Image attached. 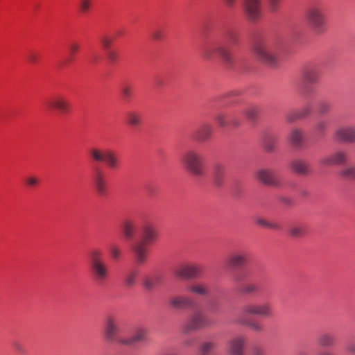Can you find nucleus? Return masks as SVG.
Instances as JSON below:
<instances>
[{
	"mask_svg": "<svg viewBox=\"0 0 355 355\" xmlns=\"http://www.w3.org/2000/svg\"><path fill=\"white\" fill-rule=\"evenodd\" d=\"M281 49L279 43L265 37L256 38L252 44V50L257 59L270 66L276 64L277 55Z\"/></svg>",
	"mask_w": 355,
	"mask_h": 355,
	"instance_id": "nucleus-1",
	"label": "nucleus"
},
{
	"mask_svg": "<svg viewBox=\"0 0 355 355\" xmlns=\"http://www.w3.org/2000/svg\"><path fill=\"white\" fill-rule=\"evenodd\" d=\"M158 234L155 228L150 225H145L142 228V239L132 245V250L135 254V261L139 265L147 262L148 256V245L156 241Z\"/></svg>",
	"mask_w": 355,
	"mask_h": 355,
	"instance_id": "nucleus-2",
	"label": "nucleus"
},
{
	"mask_svg": "<svg viewBox=\"0 0 355 355\" xmlns=\"http://www.w3.org/2000/svg\"><path fill=\"white\" fill-rule=\"evenodd\" d=\"M181 161L185 168L193 176L203 177L205 175L204 157L200 151L189 149L182 155Z\"/></svg>",
	"mask_w": 355,
	"mask_h": 355,
	"instance_id": "nucleus-3",
	"label": "nucleus"
},
{
	"mask_svg": "<svg viewBox=\"0 0 355 355\" xmlns=\"http://www.w3.org/2000/svg\"><path fill=\"white\" fill-rule=\"evenodd\" d=\"M89 156L95 162H105L112 171H117L121 166L119 155L112 150H103L99 148H92L89 151Z\"/></svg>",
	"mask_w": 355,
	"mask_h": 355,
	"instance_id": "nucleus-4",
	"label": "nucleus"
},
{
	"mask_svg": "<svg viewBox=\"0 0 355 355\" xmlns=\"http://www.w3.org/2000/svg\"><path fill=\"white\" fill-rule=\"evenodd\" d=\"M306 17L314 33L322 34L327 31V21L322 6H313L310 7L306 12Z\"/></svg>",
	"mask_w": 355,
	"mask_h": 355,
	"instance_id": "nucleus-5",
	"label": "nucleus"
},
{
	"mask_svg": "<svg viewBox=\"0 0 355 355\" xmlns=\"http://www.w3.org/2000/svg\"><path fill=\"white\" fill-rule=\"evenodd\" d=\"M202 57L206 60H213L220 57L225 62L231 63L233 60V55L231 50L220 44L211 43L205 46L201 52Z\"/></svg>",
	"mask_w": 355,
	"mask_h": 355,
	"instance_id": "nucleus-6",
	"label": "nucleus"
},
{
	"mask_svg": "<svg viewBox=\"0 0 355 355\" xmlns=\"http://www.w3.org/2000/svg\"><path fill=\"white\" fill-rule=\"evenodd\" d=\"M209 324L208 320L204 313L200 311L190 315L182 326V331L184 334L197 331Z\"/></svg>",
	"mask_w": 355,
	"mask_h": 355,
	"instance_id": "nucleus-7",
	"label": "nucleus"
},
{
	"mask_svg": "<svg viewBox=\"0 0 355 355\" xmlns=\"http://www.w3.org/2000/svg\"><path fill=\"white\" fill-rule=\"evenodd\" d=\"M120 327L118 320L113 315H109L105 321L103 336L106 342L109 343H117L120 344V340L125 338H119Z\"/></svg>",
	"mask_w": 355,
	"mask_h": 355,
	"instance_id": "nucleus-8",
	"label": "nucleus"
},
{
	"mask_svg": "<svg viewBox=\"0 0 355 355\" xmlns=\"http://www.w3.org/2000/svg\"><path fill=\"white\" fill-rule=\"evenodd\" d=\"M242 311L245 315H259L266 318L273 316L272 306L268 302L245 304L242 308Z\"/></svg>",
	"mask_w": 355,
	"mask_h": 355,
	"instance_id": "nucleus-9",
	"label": "nucleus"
},
{
	"mask_svg": "<svg viewBox=\"0 0 355 355\" xmlns=\"http://www.w3.org/2000/svg\"><path fill=\"white\" fill-rule=\"evenodd\" d=\"M247 338L243 335H236L232 337L227 344L228 355H245Z\"/></svg>",
	"mask_w": 355,
	"mask_h": 355,
	"instance_id": "nucleus-10",
	"label": "nucleus"
},
{
	"mask_svg": "<svg viewBox=\"0 0 355 355\" xmlns=\"http://www.w3.org/2000/svg\"><path fill=\"white\" fill-rule=\"evenodd\" d=\"M243 10L250 21H259L262 16L261 0H245Z\"/></svg>",
	"mask_w": 355,
	"mask_h": 355,
	"instance_id": "nucleus-11",
	"label": "nucleus"
},
{
	"mask_svg": "<svg viewBox=\"0 0 355 355\" xmlns=\"http://www.w3.org/2000/svg\"><path fill=\"white\" fill-rule=\"evenodd\" d=\"M200 267L196 264H182L174 269V275L180 279H193L201 275Z\"/></svg>",
	"mask_w": 355,
	"mask_h": 355,
	"instance_id": "nucleus-12",
	"label": "nucleus"
},
{
	"mask_svg": "<svg viewBox=\"0 0 355 355\" xmlns=\"http://www.w3.org/2000/svg\"><path fill=\"white\" fill-rule=\"evenodd\" d=\"M256 178L261 183L272 187H277L279 185V180L276 173L267 168H261L257 171Z\"/></svg>",
	"mask_w": 355,
	"mask_h": 355,
	"instance_id": "nucleus-13",
	"label": "nucleus"
},
{
	"mask_svg": "<svg viewBox=\"0 0 355 355\" xmlns=\"http://www.w3.org/2000/svg\"><path fill=\"white\" fill-rule=\"evenodd\" d=\"M336 141L343 143H355V126L343 125L337 128L334 132Z\"/></svg>",
	"mask_w": 355,
	"mask_h": 355,
	"instance_id": "nucleus-14",
	"label": "nucleus"
},
{
	"mask_svg": "<svg viewBox=\"0 0 355 355\" xmlns=\"http://www.w3.org/2000/svg\"><path fill=\"white\" fill-rule=\"evenodd\" d=\"M168 304L174 309L182 310L193 306L194 302L187 295H175L169 298Z\"/></svg>",
	"mask_w": 355,
	"mask_h": 355,
	"instance_id": "nucleus-15",
	"label": "nucleus"
},
{
	"mask_svg": "<svg viewBox=\"0 0 355 355\" xmlns=\"http://www.w3.org/2000/svg\"><path fill=\"white\" fill-rule=\"evenodd\" d=\"M49 108L59 111L60 113H68L71 110L69 100L62 95L53 97L48 103Z\"/></svg>",
	"mask_w": 355,
	"mask_h": 355,
	"instance_id": "nucleus-16",
	"label": "nucleus"
},
{
	"mask_svg": "<svg viewBox=\"0 0 355 355\" xmlns=\"http://www.w3.org/2000/svg\"><path fill=\"white\" fill-rule=\"evenodd\" d=\"M347 152L338 150L330 155L322 157L320 160V163L323 166L343 164L347 162Z\"/></svg>",
	"mask_w": 355,
	"mask_h": 355,
	"instance_id": "nucleus-17",
	"label": "nucleus"
},
{
	"mask_svg": "<svg viewBox=\"0 0 355 355\" xmlns=\"http://www.w3.org/2000/svg\"><path fill=\"white\" fill-rule=\"evenodd\" d=\"M93 180L97 193L100 196H105L107 193L108 186L105 175L101 169H97L95 171Z\"/></svg>",
	"mask_w": 355,
	"mask_h": 355,
	"instance_id": "nucleus-18",
	"label": "nucleus"
},
{
	"mask_svg": "<svg viewBox=\"0 0 355 355\" xmlns=\"http://www.w3.org/2000/svg\"><path fill=\"white\" fill-rule=\"evenodd\" d=\"M148 329L144 327H138L135 329L134 334L130 338H125L120 340V344L123 345H132L137 343L144 342L147 340Z\"/></svg>",
	"mask_w": 355,
	"mask_h": 355,
	"instance_id": "nucleus-19",
	"label": "nucleus"
},
{
	"mask_svg": "<svg viewBox=\"0 0 355 355\" xmlns=\"http://www.w3.org/2000/svg\"><path fill=\"white\" fill-rule=\"evenodd\" d=\"M92 274L96 282L103 283L109 277V268L105 262L91 265Z\"/></svg>",
	"mask_w": 355,
	"mask_h": 355,
	"instance_id": "nucleus-20",
	"label": "nucleus"
},
{
	"mask_svg": "<svg viewBox=\"0 0 355 355\" xmlns=\"http://www.w3.org/2000/svg\"><path fill=\"white\" fill-rule=\"evenodd\" d=\"M187 291L191 294L200 297H207L210 294L209 285L202 282H196L190 284L187 286Z\"/></svg>",
	"mask_w": 355,
	"mask_h": 355,
	"instance_id": "nucleus-21",
	"label": "nucleus"
},
{
	"mask_svg": "<svg viewBox=\"0 0 355 355\" xmlns=\"http://www.w3.org/2000/svg\"><path fill=\"white\" fill-rule=\"evenodd\" d=\"M212 132L213 128L211 125L204 124L195 131L193 138L198 141L203 142L211 137Z\"/></svg>",
	"mask_w": 355,
	"mask_h": 355,
	"instance_id": "nucleus-22",
	"label": "nucleus"
},
{
	"mask_svg": "<svg viewBox=\"0 0 355 355\" xmlns=\"http://www.w3.org/2000/svg\"><path fill=\"white\" fill-rule=\"evenodd\" d=\"M291 168L297 174L306 175L310 173L309 164L303 159H294L291 162Z\"/></svg>",
	"mask_w": 355,
	"mask_h": 355,
	"instance_id": "nucleus-23",
	"label": "nucleus"
},
{
	"mask_svg": "<svg viewBox=\"0 0 355 355\" xmlns=\"http://www.w3.org/2000/svg\"><path fill=\"white\" fill-rule=\"evenodd\" d=\"M247 262L246 254L238 252L232 254L228 260L229 266L232 268H239L243 266Z\"/></svg>",
	"mask_w": 355,
	"mask_h": 355,
	"instance_id": "nucleus-24",
	"label": "nucleus"
},
{
	"mask_svg": "<svg viewBox=\"0 0 355 355\" xmlns=\"http://www.w3.org/2000/svg\"><path fill=\"white\" fill-rule=\"evenodd\" d=\"M226 173V167L222 164H216L214 167V182L216 186H221L223 183Z\"/></svg>",
	"mask_w": 355,
	"mask_h": 355,
	"instance_id": "nucleus-25",
	"label": "nucleus"
},
{
	"mask_svg": "<svg viewBox=\"0 0 355 355\" xmlns=\"http://www.w3.org/2000/svg\"><path fill=\"white\" fill-rule=\"evenodd\" d=\"M126 121L130 126L137 128L142 122L141 114L137 111H128L126 113Z\"/></svg>",
	"mask_w": 355,
	"mask_h": 355,
	"instance_id": "nucleus-26",
	"label": "nucleus"
},
{
	"mask_svg": "<svg viewBox=\"0 0 355 355\" xmlns=\"http://www.w3.org/2000/svg\"><path fill=\"white\" fill-rule=\"evenodd\" d=\"M123 233L127 239H132L137 230L136 223L132 220H125L122 225Z\"/></svg>",
	"mask_w": 355,
	"mask_h": 355,
	"instance_id": "nucleus-27",
	"label": "nucleus"
},
{
	"mask_svg": "<svg viewBox=\"0 0 355 355\" xmlns=\"http://www.w3.org/2000/svg\"><path fill=\"white\" fill-rule=\"evenodd\" d=\"M303 78L307 83L315 84L319 80V72L313 68L306 69L303 72Z\"/></svg>",
	"mask_w": 355,
	"mask_h": 355,
	"instance_id": "nucleus-28",
	"label": "nucleus"
},
{
	"mask_svg": "<svg viewBox=\"0 0 355 355\" xmlns=\"http://www.w3.org/2000/svg\"><path fill=\"white\" fill-rule=\"evenodd\" d=\"M318 343L322 347H331L335 345L336 338L329 333H324L318 338Z\"/></svg>",
	"mask_w": 355,
	"mask_h": 355,
	"instance_id": "nucleus-29",
	"label": "nucleus"
},
{
	"mask_svg": "<svg viewBox=\"0 0 355 355\" xmlns=\"http://www.w3.org/2000/svg\"><path fill=\"white\" fill-rule=\"evenodd\" d=\"M289 140L293 146L296 147L301 146L304 141L302 131L297 128L293 129L289 135Z\"/></svg>",
	"mask_w": 355,
	"mask_h": 355,
	"instance_id": "nucleus-30",
	"label": "nucleus"
},
{
	"mask_svg": "<svg viewBox=\"0 0 355 355\" xmlns=\"http://www.w3.org/2000/svg\"><path fill=\"white\" fill-rule=\"evenodd\" d=\"M216 347L217 343L215 340L205 341L199 347V355H210Z\"/></svg>",
	"mask_w": 355,
	"mask_h": 355,
	"instance_id": "nucleus-31",
	"label": "nucleus"
},
{
	"mask_svg": "<svg viewBox=\"0 0 355 355\" xmlns=\"http://www.w3.org/2000/svg\"><path fill=\"white\" fill-rule=\"evenodd\" d=\"M307 233L306 226L304 224H297L291 226L289 229L291 236L300 238L304 236Z\"/></svg>",
	"mask_w": 355,
	"mask_h": 355,
	"instance_id": "nucleus-32",
	"label": "nucleus"
},
{
	"mask_svg": "<svg viewBox=\"0 0 355 355\" xmlns=\"http://www.w3.org/2000/svg\"><path fill=\"white\" fill-rule=\"evenodd\" d=\"M277 139L272 136L267 135L263 139V146L267 152H272L275 148Z\"/></svg>",
	"mask_w": 355,
	"mask_h": 355,
	"instance_id": "nucleus-33",
	"label": "nucleus"
},
{
	"mask_svg": "<svg viewBox=\"0 0 355 355\" xmlns=\"http://www.w3.org/2000/svg\"><path fill=\"white\" fill-rule=\"evenodd\" d=\"M259 107L255 105H250L243 110V114L250 121H255L257 119Z\"/></svg>",
	"mask_w": 355,
	"mask_h": 355,
	"instance_id": "nucleus-34",
	"label": "nucleus"
},
{
	"mask_svg": "<svg viewBox=\"0 0 355 355\" xmlns=\"http://www.w3.org/2000/svg\"><path fill=\"white\" fill-rule=\"evenodd\" d=\"M226 37L230 44L234 46L239 44V33L233 30H230L226 33Z\"/></svg>",
	"mask_w": 355,
	"mask_h": 355,
	"instance_id": "nucleus-35",
	"label": "nucleus"
},
{
	"mask_svg": "<svg viewBox=\"0 0 355 355\" xmlns=\"http://www.w3.org/2000/svg\"><path fill=\"white\" fill-rule=\"evenodd\" d=\"M110 256L112 259L117 261L122 256V250L120 247L117 245H112L109 248Z\"/></svg>",
	"mask_w": 355,
	"mask_h": 355,
	"instance_id": "nucleus-36",
	"label": "nucleus"
},
{
	"mask_svg": "<svg viewBox=\"0 0 355 355\" xmlns=\"http://www.w3.org/2000/svg\"><path fill=\"white\" fill-rule=\"evenodd\" d=\"M241 291L245 295H250L258 292L259 287L254 283H248L242 287Z\"/></svg>",
	"mask_w": 355,
	"mask_h": 355,
	"instance_id": "nucleus-37",
	"label": "nucleus"
},
{
	"mask_svg": "<svg viewBox=\"0 0 355 355\" xmlns=\"http://www.w3.org/2000/svg\"><path fill=\"white\" fill-rule=\"evenodd\" d=\"M103 260V253L98 250H93L91 252V265L104 263Z\"/></svg>",
	"mask_w": 355,
	"mask_h": 355,
	"instance_id": "nucleus-38",
	"label": "nucleus"
},
{
	"mask_svg": "<svg viewBox=\"0 0 355 355\" xmlns=\"http://www.w3.org/2000/svg\"><path fill=\"white\" fill-rule=\"evenodd\" d=\"M256 223L261 226L273 230H279L280 227L277 223H271L263 218H258L256 220Z\"/></svg>",
	"mask_w": 355,
	"mask_h": 355,
	"instance_id": "nucleus-39",
	"label": "nucleus"
},
{
	"mask_svg": "<svg viewBox=\"0 0 355 355\" xmlns=\"http://www.w3.org/2000/svg\"><path fill=\"white\" fill-rule=\"evenodd\" d=\"M331 103L327 101H321L318 104V111L320 114H326L331 110Z\"/></svg>",
	"mask_w": 355,
	"mask_h": 355,
	"instance_id": "nucleus-40",
	"label": "nucleus"
},
{
	"mask_svg": "<svg viewBox=\"0 0 355 355\" xmlns=\"http://www.w3.org/2000/svg\"><path fill=\"white\" fill-rule=\"evenodd\" d=\"M122 96L124 100L128 101L132 96L133 90L130 85L128 84L123 85L121 88Z\"/></svg>",
	"mask_w": 355,
	"mask_h": 355,
	"instance_id": "nucleus-41",
	"label": "nucleus"
},
{
	"mask_svg": "<svg viewBox=\"0 0 355 355\" xmlns=\"http://www.w3.org/2000/svg\"><path fill=\"white\" fill-rule=\"evenodd\" d=\"M340 175L345 178L355 179V166H347L340 171Z\"/></svg>",
	"mask_w": 355,
	"mask_h": 355,
	"instance_id": "nucleus-42",
	"label": "nucleus"
},
{
	"mask_svg": "<svg viewBox=\"0 0 355 355\" xmlns=\"http://www.w3.org/2000/svg\"><path fill=\"white\" fill-rule=\"evenodd\" d=\"M329 127V121L325 119L319 120L315 125V130L319 133L324 132Z\"/></svg>",
	"mask_w": 355,
	"mask_h": 355,
	"instance_id": "nucleus-43",
	"label": "nucleus"
},
{
	"mask_svg": "<svg viewBox=\"0 0 355 355\" xmlns=\"http://www.w3.org/2000/svg\"><path fill=\"white\" fill-rule=\"evenodd\" d=\"M92 5V0H80L79 1V8L80 11L83 14L87 13Z\"/></svg>",
	"mask_w": 355,
	"mask_h": 355,
	"instance_id": "nucleus-44",
	"label": "nucleus"
},
{
	"mask_svg": "<svg viewBox=\"0 0 355 355\" xmlns=\"http://www.w3.org/2000/svg\"><path fill=\"white\" fill-rule=\"evenodd\" d=\"M137 275L134 272H131L127 275L125 279V283L127 286H133L136 283Z\"/></svg>",
	"mask_w": 355,
	"mask_h": 355,
	"instance_id": "nucleus-45",
	"label": "nucleus"
},
{
	"mask_svg": "<svg viewBox=\"0 0 355 355\" xmlns=\"http://www.w3.org/2000/svg\"><path fill=\"white\" fill-rule=\"evenodd\" d=\"M300 119H302V117L299 110L291 111L286 115V120L289 122H293Z\"/></svg>",
	"mask_w": 355,
	"mask_h": 355,
	"instance_id": "nucleus-46",
	"label": "nucleus"
},
{
	"mask_svg": "<svg viewBox=\"0 0 355 355\" xmlns=\"http://www.w3.org/2000/svg\"><path fill=\"white\" fill-rule=\"evenodd\" d=\"M226 117V114L223 113H219L216 116V121L220 127H225L227 125Z\"/></svg>",
	"mask_w": 355,
	"mask_h": 355,
	"instance_id": "nucleus-47",
	"label": "nucleus"
},
{
	"mask_svg": "<svg viewBox=\"0 0 355 355\" xmlns=\"http://www.w3.org/2000/svg\"><path fill=\"white\" fill-rule=\"evenodd\" d=\"M144 286L146 289L151 291L156 286V279L154 278H147L144 281Z\"/></svg>",
	"mask_w": 355,
	"mask_h": 355,
	"instance_id": "nucleus-48",
	"label": "nucleus"
},
{
	"mask_svg": "<svg viewBox=\"0 0 355 355\" xmlns=\"http://www.w3.org/2000/svg\"><path fill=\"white\" fill-rule=\"evenodd\" d=\"M80 48V46L78 43L75 42H71L69 46V54L71 55V56H75V55L79 51Z\"/></svg>",
	"mask_w": 355,
	"mask_h": 355,
	"instance_id": "nucleus-49",
	"label": "nucleus"
},
{
	"mask_svg": "<svg viewBox=\"0 0 355 355\" xmlns=\"http://www.w3.org/2000/svg\"><path fill=\"white\" fill-rule=\"evenodd\" d=\"M152 37L155 40L160 41L165 37L164 31L162 29H156L153 32Z\"/></svg>",
	"mask_w": 355,
	"mask_h": 355,
	"instance_id": "nucleus-50",
	"label": "nucleus"
},
{
	"mask_svg": "<svg viewBox=\"0 0 355 355\" xmlns=\"http://www.w3.org/2000/svg\"><path fill=\"white\" fill-rule=\"evenodd\" d=\"M39 182V178L35 176H29L26 178V184L29 187H36Z\"/></svg>",
	"mask_w": 355,
	"mask_h": 355,
	"instance_id": "nucleus-51",
	"label": "nucleus"
},
{
	"mask_svg": "<svg viewBox=\"0 0 355 355\" xmlns=\"http://www.w3.org/2000/svg\"><path fill=\"white\" fill-rule=\"evenodd\" d=\"M281 0H268L269 8L272 12H276L280 5Z\"/></svg>",
	"mask_w": 355,
	"mask_h": 355,
	"instance_id": "nucleus-52",
	"label": "nucleus"
},
{
	"mask_svg": "<svg viewBox=\"0 0 355 355\" xmlns=\"http://www.w3.org/2000/svg\"><path fill=\"white\" fill-rule=\"evenodd\" d=\"M249 327L254 331L261 332L263 329V326L257 322H252L248 324Z\"/></svg>",
	"mask_w": 355,
	"mask_h": 355,
	"instance_id": "nucleus-53",
	"label": "nucleus"
},
{
	"mask_svg": "<svg viewBox=\"0 0 355 355\" xmlns=\"http://www.w3.org/2000/svg\"><path fill=\"white\" fill-rule=\"evenodd\" d=\"M301 117L304 118L309 114H310L312 112V107L311 105H308L304 107L301 110H299Z\"/></svg>",
	"mask_w": 355,
	"mask_h": 355,
	"instance_id": "nucleus-54",
	"label": "nucleus"
},
{
	"mask_svg": "<svg viewBox=\"0 0 355 355\" xmlns=\"http://www.w3.org/2000/svg\"><path fill=\"white\" fill-rule=\"evenodd\" d=\"M101 43L104 49H108L112 45V40L111 38L105 36L101 38Z\"/></svg>",
	"mask_w": 355,
	"mask_h": 355,
	"instance_id": "nucleus-55",
	"label": "nucleus"
},
{
	"mask_svg": "<svg viewBox=\"0 0 355 355\" xmlns=\"http://www.w3.org/2000/svg\"><path fill=\"white\" fill-rule=\"evenodd\" d=\"M107 58L110 62H114L117 60L118 54L116 51L110 50L107 51Z\"/></svg>",
	"mask_w": 355,
	"mask_h": 355,
	"instance_id": "nucleus-56",
	"label": "nucleus"
},
{
	"mask_svg": "<svg viewBox=\"0 0 355 355\" xmlns=\"http://www.w3.org/2000/svg\"><path fill=\"white\" fill-rule=\"evenodd\" d=\"M209 309L210 311H211L213 313L217 312L219 309L218 303L214 300L210 301L209 303Z\"/></svg>",
	"mask_w": 355,
	"mask_h": 355,
	"instance_id": "nucleus-57",
	"label": "nucleus"
},
{
	"mask_svg": "<svg viewBox=\"0 0 355 355\" xmlns=\"http://www.w3.org/2000/svg\"><path fill=\"white\" fill-rule=\"evenodd\" d=\"M14 347L18 353L24 354L25 349H24V346L21 344H20L19 343H15Z\"/></svg>",
	"mask_w": 355,
	"mask_h": 355,
	"instance_id": "nucleus-58",
	"label": "nucleus"
},
{
	"mask_svg": "<svg viewBox=\"0 0 355 355\" xmlns=\"http://www.w3.org/2000/svg\"><path fill=\"white\" fill-rule=\"evenodd\" d=\"M253 355H265V352L262 349L257 347L253 350Z\"/></svg>",
	"mask_w": 355,
	"mask_h": 355,
	"instance_id": "nucleus-59",
	"label": "nucleus"
},
{
	"mask_svg": "<svg viewBox=\"0 0 355 355\" xmlns=\"http://www.w3.org/2000/svg\"><path fill=\"white\" fill-rule=\"evenodd\" d=\"M28 60L31 63L35 64L37 61V56L35 53H31L28 57Z\"/></svg>",
	"mask_w": 355,
	"mask_h": 355,
	"instance_id": "nucleus-60",
	"label": "nucleus"
},
{
	"mask_svg": "<svg viewBox=\"0 0 355 355\" xmlns=\"http://www.w3.org/2000/svg\"><path fill=\"white\" fill-rule=\"evenodd\" d=\"M317 355H334L332 352L327 350L320 351Z\"/></svg>",
	"mask_w": 355,
	"mask_h": 355,
	"instance_id": "nucleus-61",
	"label": "nucleus"
},
{
	"mask_svg": "<svg viewBox=\"0 0 355 355\" xmlns=\"http://www.w3.org/2000/svg\"><path fill=\"white\" fill-rule=\"evenodd\" d=\"M227 6L231 8L233 7L236 0H225Z\"/></svg>",
	"mask_w": 355,
	"mask_h": 355,
	"instance_id": "nucleus-62",
	"label": "nucleus"
},
{
	"mask_svg": "<svg viewBox=\"0 0 355 355\" xmlns=\"http://www.w3.org/2000/svg\"><path fill=\"white\" fill-rule=\"evenodd\" d=\"M347 349L349 352L355 353V345H349Z\"/></svg>",
	"mask_w": 355,
	"mask_h": 355,
	"instance_id": "nucleus-63",
	"label": "nucleus"
},
{
	"mask_svg": "<svg viewBox=\"0 0 355 355\" xmlns=\"http://www.w3.org/2000/svg\"><path fill=\"white\" fill-rule=\"evenodd\" d=\"M161 355H177V354L175 352H165Z\"/></svg>",
	"mask_w": 355,
	"mask_h": 355,
	"instance_id": "nucleus-64",
	"label": "nucleus"
}]
</instances>
